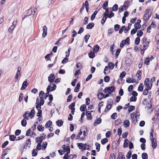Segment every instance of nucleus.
<instances>
[{"instance_id":"nucleus-31","label":"nucleus","mask_w":159,"mask_h":159,"mask_svg":"<svg viewBox=\"0 0 159 159\" xmlns=\"http://www.w3.org/2000/svg\"><path fill=\"white\" fill-rule=\"evenodd\" d=\"M149 42L147 41L143 45V50H145L149 46Z\"/></svg>"},{"instance_id":"nucleus-45","label":"nucleus","mask_w":159,"mask_h":159,"mask_svg":"<svg viewBox=\"0 0 159 159\" xmlns=\"http://www.w3.org/2000/svg\"><path fill=\"white\" fill-rule=\"evenodd\" d=\"M76 67L78 68V70H80L82 68V66L81 64L80 63H78L76 65Z\"/></svg>"},{"instance_id":"nucleus-27","label":"nucleus","mask_w":159,"mask_h":159,"mask_svg":"<svg viewBox=\"0 0 159 159\" xmlns=\"http://www.w3.org/2000/svg\"><path fill=\"white\" fill-rule=\"evenodd\" d=\"M98 11H95L93 13V14L92 15L91 17V20H93L94 18H95V16L98 13Z\"/></svg>"},{"instance_id":"nucleus-56","label":"nucleus","mask_w":159,"mask_h":159,"mask_svg":"<svg viewBox=\"0 0 159 159\" xmlns=\"http://www.w3.org/2000/svg\"><path fill=\"white\" fill-rule=\"evenodd\" d=\"M95 145L96 146V149L97 150V152H98L100 150V145L99 143H95Z\"/></svg>"},{"instance_id":"nucleus-2","label":"nucleus","mask_w":159,"mask_h":159,"mask_svg":"<svg viewBox=\"0 0 159 159\" xmlns=\"http://www.w3.org/2000/svg\"><path fill=\"white\" fill-rule=\"evenodd\" d=\"M113 102L112 99L111 98H110L107 100V105L105 109V112L108 111L109 110H110L111 109Z\"/></svg>"},{"instance_id":"nucleus-4","label":"nucleus","mask_w":159,"mask_h":159,"mask_svg":"<svg viewBox=\"0 0 159 159\" xmlns=\"http://www.w3.org/2000/svg\"><path fill=\"white\" fill-rule=\"evenodd\" d=\"M37 10V8H33V9L30 8L28 9L26 11L27 13L26 16H29L32 14L34 15Z\"/></svg>"},{"instance_id":"nucleus-63","label":"nucleus","mask_w":159,"mask_h":159,"mask_svg":"<svg viewBox=\"0 0 159 159\" xmlns=\"http://www.w3.org/2000/svg\"><path fill=\"white\" fill-rule=\"evenodd\" d=\"M117 116V114L115 112L112 114L111 116V118L112 119H116Z\"/></svg>"},{"instance_id":"nucleus-30","label":"nucleus","mask_w":159,"mask_h":159,"mask_svg":"<svg viewBox=\"0 0 159 159\" xmlns=\"http://www.w3.org/2000/svg\"><path fill=\"white\" fill-rule=\"evenodd\" d=\"M143 84L141 83L139 85L138 88V90L139 91L141 92L143 91Z\"/></svg>"},{"instance_id":"nucleus-36","label":"nucleus","mask_w":159,"mask_h":159,"mask_svg":"<svg viewBox=\"0 0 159 159\" xmlns=\"http://www.w3.org/2000/svg\"><path fill=\"white\" fill-rule=\"evenodd\" d=\"M142 157L143 159H147L148 156L146 153L144 152L142 154Z\"/></svg>"},{"instance_id":"nucleus-18","label":"nucleus","mask_w":159,"mask_h":159,"mask_svg":"<svg viewBox=\"0 0 159 159\" xmlns=\"http://www.w3.org/2000/svg\"><path fill=\"white\" fill-rule=\"evenodd\" d=\"M86 115L87 116L88 120H91L92 119V117L90 111H87Z\"/></svg>"},{"instance_id":"nucleus-5","label":"nucleus","mask_w":159,"mask_h":159,"mask_svg":"<svg viewBox=\"0 0 159 159\" xmlns=\"http://www.w3.org/2000/svg\"><path fill=\"white\" fill-rule=\"evenodd\" d=\"M152 142V146L153 149H155L157 147V139L155 138L150 139Z\"/></svg>"},{"instance_id":"nucleus-10","label":"nucleus","mask_w":159,"mask_h":159,"mask_svg":"<svg viewBox=\"0 0 159 159\" xmlns=\"http://www.w3.org/2000/svg\"><path fill=\"white\" fill-rule=\"evenodd\" d=\"M82 132L80 130V132L79 133V134L77 135L76 138V139H80L81 140H83L84 139V137L83 136L80 137V136L82 135Z\"/></svg>"},{"instance_id":"nucleus-51","label":"nucleus","mask_w":159,"mask_h":159,"mask_svg":"<svg viewBox=\"0 0 159 159\" xmlns=\"http://www.w3.org/2000/svg\"><path fill=\"white\" fill-rule=\"evenodd\" d=\"M21 125L23 126H25L27 124V121L26 120L23 119L21 121Z\"/></svg>"},{"instance_id":"nucleus-49","label":"nucleus","mask_w":159,"mask_h":159,"mask_svg":"<svg viewBox=\"0 0 159 159\" xmlns=\"http://www.w3.org/2000/svg\"><path fill=\"white\" fill-rule=\"evenodd\" d=\"M151 132L150 134V139H152L153 138L154 133V128L152 127L151 129Z\"/></svg>"},{"instance_id":"nucleus-6","label":"nucleus","mask_w":159,"mask_h":159,"mask_svg":"<svg viewBox=\"0 0 159 159\" xmlns=\"http://www.w3.org/2000/svg\"><path fill=\"white\" fill-rule=\"evenodd\" d=\"M129 3L130 2L129 1H127L126 2H125L124 3L123 7L121 8V10L122 11H124V10H126L128 7Z\"/></svg>"},{"instance_id":"nucleus-9","label":"nucleus","mask_w":159,"mask_h":159,"mask_svg":"<svg viewBox=\"0 0 159 159\" xmlns=\"http://www.w3.org/2000/svg\"><path fill=\"white\" fill-rule=\"evenodd\" d=\"M141 22V20L140 19H139L137 21V22L135 23L134 25V27L135 28H136L137 29H139L140 28L141 26L140 23Z\"/></svg>"},{"instance_id":"nucleus-32","label":"nucleus","mask_w":159,"mask_h":159,"mask_svg":"<svg viewBox=\"0 0 159 159\" xmlns=\"http://www.w3.org/2000/svg\"><path fill=\"white\" fill-rule=\"evenodd\" d=\"M37 129L38 130L40 131L43 132L44 130V127L42 126L41 125H39L37 127Z\"/></svg>"},{"instance_id":"nucleus-53","label":"nucleus","mask_w":159,"mask_h":159,"mask_svg":"<svg viewBox=\"0 0 159 159\" xmlns=\"http://www.w3.org/2000/svg\"><path fill=\"white\" fill-rule=\"evenodd\" d=\"M118 9V6L117 4H115L113 7L112 10L114 11H117Z\"/></svg>"},{"instance_id":"nucleus-11","label":"nucleus","mask_w":159,"mask_h":159,"mask_svg":"<svg viewBox=\"0 0 159 159\" xmlns=\"http://www.w3.org/2000/svg\"><path fill=\"white\" fill-rule=\"evenodd\" d=\"M125 156L123 154V152H120L118 153V159H125Z\"/></svg>"},{"instance_id":"nucleus-55","label":"nucleus","mask_w":159,"mask_h":159,"mask_svg":"<svg viewBox=\"0 0 159 159\" xmlns=\"http://www.w3.org/2000/svg\"><path fill=\"white\" fill-rule=\"evenodd\" d=\"M149 89L148 88H146L144 89L143 92V94L144 95H146L148 94V90Z\"/></svg>"},{"instance_id":"nucleus-38","label":"nucleus","mask_w":159,"mask_h":159,"mask_svg":"<svg viewBox=\"0 0 159 159\" xmlns=\"http://www.w3.org/2000/svg\"><path fill=\"white\" fill-rule=\"evenodd\" d=\"M104 96V94L102 93H99L98 95V98L100 100L102 99L103 98V96Z\"/></svg>"},{"instance_id":"nucleus-26","label":"nucleus","mask_w":159,"mask_h":159,"mask_svg":"<svg viewBox=\"0 0 159 159\" xmlns=\"http://www.w3.org/2000/svg\"><path fill=\"white\" fill-rule=\"evenodd\" d=\"M52 122L51 120L48 121L45 124V126L47 128H48L52 126Z\"/></svg>"},{"instance_id":"nucleus-42","label":"nucleus","mask_w":159,"mask_h":159,"mask_svg":"<svg viewBox=\"0 0 159 159\" xmlns=\"http://www.w3.org/2000/svg\"><path fill=\"white\" fill-rule=\"evenodd\" d=\"M15 28V26L14 25H11V27L9 28L8 31L10 33H12L13 30Z\"/></svg>"},{"instance_id":"nucleus-64","label":"nucleus","mask_w":159,"mask_h":159,"mask_svg":"<svg viewBox=\"0 0 159 159\" xmlns=\"http://www.w3.org/2000/svg\"><path fill=\"white\" fill-rule=\"evenodd\" d=\"M77 145L80 149H82L83 148L84 144L82 143H78Z\"/></svg>"},{"instance_id":"nucleus-48","label":"nucleus","mask_w":159,"mask_h":159,"mask_svg":"<svg viewBox=\"0 0 159 159\" xmlns=\"http://www.w3.org/2000/svg\"><path fill=\"white\" fill-rule=\"evenodd\" d=\"M110 78L109 76H106L104 78V81L105 82L107 83L109 82Z\"/></svg>"},{"instance_id":"nucleus-60","label":"nucleus","mask_w":159,"mask_h":159,"mask_svg":"<svg viewBox=\"0 0 159 159\" xmlns=\"http://www.w3.org/2000/svg\"><path fill=\"white\" fill-rule=\"evenodd\" d=\"M108 139L107 138H105L101 140V142L102 144H104L108 141Z\"/></svg>"},{"instance_id":"nucleus-39","label":"nucleus","mask_w":159,"mask_h":159,"mask_svg":"<svg viewBox=\"0 0 159 159\" xmlns=\"http://www.w3.org/2000/svg\"><path fill=\"white\" fill-rule=\"evenodd\" d=\"M122 121L120 119H118L115 121V123L116 125H118L121 124Z\"/></svg>"},{"instance_id":"nucleus-21","label":"nucleus","mask_w":159,"mask_h":159,"mask_svg":"<svg viewBox=\"0 0 159 159\" xmlns=\"http://www.w3.org/2000/svg\"><path fill=\"white\" fill-rule=\"evenodd\" d=\"M34 113H35L34 110V109H32L31 110L30 112V113H29V116H30V117L31 118H32L34 116Z\"/></svg>"},{"instance_id":"nucleus-35","label":"nucleus","mask_w":159,"mask_h":159,"mask_svg":"<svg viewBox=\"0 0 159 159\" xmlns=\"http://www.w3.org/2000/svg\"><path fill=\"white\" fill-rule=\"evenodd\" d=\"M132 25V24H129L128 25L127 27H126L124 30V32L125 33H126L128 30H129L130 29V27Z\"/></svg>"},{"instance_id":"nucleus-20","label":"nucleus","mask_w":159,"mask_h":159,"mask_svg":"<svg viewBox=\"0 0 159 159\" xmlns=\"http://www.w3.org/2000/svg\"><path fill=\"white\" fill-rule=\"evenodd\" d=\"M30 116H29V111H27L25 112L23 115V117L24 120H28V117Z\"/></svg>"},{"instance_id":"nucleus-50","label":"nucleus","mask_w":159,"mask_h":159,"mask_svg":"<svg viewBox=\"0 0 159 159\" xmlns=\"http://www.w3.org/2000/svg\"><path fill=\"white\" fill-rule=\"evenodd\" d=\"M107 17L103 16L102 19L101 21V23L102 24H103L105 22L106 20L107 19Z\"/></svg>"},{"instance_id":"nucleus-12","label":"nucleus","mask_w":159,"mask_h":159,"mask_svg":"<svg viewBox=\"0 0 159 159\" xmlns=\"http://www.w3.org/2000/svg\"><path fill=\"white\" fill-rule=\"evenodd\" d=\"M55 78V75L53 74H51L48 77V80L49 81H54Z\"/></svg>"},{"instance_id":"nucleus-28","label":"nucleus","mask_w":159,"mask_h":159,"mask_svg":"<svg viewBox=\"0 0 159 159\" xmlns=\"http://www.w3.org/2000/svg\"><path fill=\"white\" fill-rule=\"evenodd\" d=\"M56 123L58 126H61L63 125V122L61 120H57L56 121Z\"/></svg>"},{"instance_id":"nucleus-43","label":"nucleus","mask_w":159,"mask_h":159,"mask_svg":"<svg viewBox=\"0 0 159 159\" xmlns=\"http://www.w3.org/2000/svg\"><path fill=\"white\" fill-rule=\"evenodd\" d=\"M21 75L20 74V71H17V73L15 76V79L16 80V81L18 79V78L19 77L20 75Z\"/></svg>"},{"instance_id":"nucleus-41","label":"nucleus","mask_w":159,"mask_h":159,"mask_svg":"<svg viewBox=\"0 0 159 159\" xmlns=\"http://www.w3.org/2000/svg\"><path fill=\"white\" fill-rule=\"evenodd\" d=\"M86 106L85 104L82 105L80 107V109L81 111H84L85 109L86 108Z\"/></svg>"},{"instance_id":"nucleus-25","label":"nucleus","mask_w":159,"mask_h":159,"mask_svg":"<svg viewBox=\"0 0 159 159\" xmlns=\"http://www.w3.org/2000/svg\"><path fill=\"white\" fill-rule=\"evenodd\" d=\"M94 26V24L93 23H89L86 27L87 29H91L93 28Z\"/></svg>"},{"instance_id":"nucleus-13","label":"nucleus","mask_w":159,"mask_h":159,"mask_svg":"<svg viewBox=\"0 0 159 159\" xmlns=\"http://www.w3.org/2000/svg\"><path fill=\"white\" fill-rule=\"evenodd\" d=\"M28 85V82L26 81H25L23 83L21 90H23L25 89L27 86Z\"/></svg>"},{"instance_id":"nucleus-54","label":"nucleus","mask_w":159,"mask_h":159,"mask_svg":"<svg viewBox=\"0 0 159 159\" xmlns=\"http://www.w3.org/2000/svg\"><path fill=\"white\" fill-rule=\"evenodd\" d=\"M90 37V35L89 34H86L84 36V39L86 43H87L88 40Z\"/></svg>"},{"instance_id":"nucleus-59","label":"nucleus","mask_w":159,"mask_h":159,"mask_svg":"<svg viewBox=\"0 0 159 159\" xmlns=\"http://www.w3.org/2000/svg\"><path fill=\"white\" fill-rule=\"evenodd\" d=\"M125 44H126L125 43V42L124 41V40H122L120 44V47L121 48H123Z\"/></svg>"},{"instance_id":"nucleus-22","label":"nucleus","mask_w":159,"mask_h":159,"mask_svg":"<svg viewBox=\"0 0 159 159\" xmlns=\"http://www.w3.org/2000/svg\"><path fill=\"white\" fill-rule=\"evenodd\" d=\"M110 70L108 66L105 67L104 70V73L105 75L107 74L110 72Z\"/></svg>"},{"instance_id":"nucleus-3","label":"nucleus","mask_w":159,"mask_h":159,"mask_svg":"<svg viewBox=\"0 0 159 159\" xmlns=\"http://www.w3.org/2000/svg\"><path fill=\"white\" fill-rule=\"evenodd\" d=\"M40 137H38L36 138L35 140L37 143H42L43 139H45L46 135L44 133H42L40 135Z\"/></svg>"},{"instance_id":"nucleus-61","label":"nucleus","mask_w":159,"mask_h":159,"mask_svg":"<svg viewBox=\"0 0 159 159\" xmlns=\"http://www.w3.org/2000/svg\"><path fill=\"white\" fill-rule=\"evenodd\" d=\"M108 2L107 1L105 2L102 6V8L104 9H106V7H107Z\"/></svg>"},{"instance_id":"nucleus-8","label":"nucleus","mask_w":159,"mask_h":159,"mask_svg":"<svg viewBox=\"0 0 159 159\" xmlns=\"http://www.w3.org/2000/svg\"><path fill=\"white\" fill-rule=\"evenodd\" d=\"M50 82V85L48 86H51L52 88H51V91H53L56 89L57 86L56 85L54 84L53 81H49Z\"/></svg>"},{"instance_id":"nucleus-46","label":"nucleus","mask_w":159,"mask_h":159,"mask_svg":"<svg viewBox=\"0 0 159 159\" xmlns=\"http://www.w3.org/2000/svg\"><path fill=\"white\" fill-rule=\"evenodd\" d=\"M16 138V137L15 135H11L9 136V139L11 141H14Z\"/></svg>"},{"instance_id":"nucleus-40","label":"nucleus","mask_w":159,"mask_h":159,"mask_svg":"<svg viewBox=\"0 0 159 159\" xmlns=\"http://www.w3.org/2000/svg\"><path fill=\"white\" fill-rule=\"evenodd\" d=\"M44 96L45 94L44 92L42 91H41L39 94V96L40 99L43 98V97Z\"/></svg>"},{"instance_id":"nucleus-37","label":"nucleus","mask_w":159,"mask_h":159,"mask_svg":"<svg viewBox=\"0 0 159 159\" xmlns=\"http://www.w3.org/2000/svg\"><path fill=\"white\" fill-rule=\"evenodd\" d=\"M143 35V32L142 30H139L137 32V35L138 37H141Z\"/></svg>"},{"instance_id":"nucleus-33","label":"nucleus","mask_w":159,"mask_h":159,"mask_svg":"<svg viewBox=\"0 0 159 159\" xmlns=\"http://www.w3.org/2000/svg\"><path fill=\"white\" fill-rule=\"evenodd\" d=\"M129 140L127 139H126L124 141L123 146L124 148H127L128 147V142Z\"/></svg>"},{"instance_id":"nucleus-58","label":"nucleus","mask_w":159,"mask_h":159,"mask_svg":"<svg viewBox=\"0 0 159 159\" xmlns=\"http://www.w3.org/2000/svg\"><path fill=\"white\" fill-rule=\"evenodd\" d=\"M129 109H128V112H129L132 111L135 109L134 106H129Z\"/></svg>"},{"instance_id":"nucleus-47","label":"nucleus","mask_w":159,"mask_h":159,"mask_svg":"<svg viewBox=\"0 0 159 159\" xmlns=\"http://www.w3.org/2000/svg\"><path fill=\"white\" fill-rule=\"evenodd\" d=\"M132 154L131 152L130 151H129L126 155V157L127 159H129L130 158Z\"/></svg>"},{"instance_id":"nucleus-52","label":"nucleus","mask_w":159,"mask_h":159,"mask_svg":"<svg viewBox=\"0 0 159 159\" xmlns=\"http://www.w3.org/2000/svg\"><path fill=\"white\" fill-rule=\"evenodd\" d=\"M150 57H147L145 60L144 63L147 65H148L150 62Z\"/></svg>"},{"instance_id":"nucleus-14","label":"nucleus","mask_w":159,"mask_h":159,"mask_svg":"<svg viewBox=\"0 0 159 159\" xmlns=\"http://www.w3.org/2000/svg\"><path fill=\"white\" fill-rule=\"evenodd\" d=\"M51 88H52V87H51V86H48L47 89V92L46 93L45 96V99L49 95V92L51 91Z\"/></svg>"},{"instance_id":"nucleus-44","label":"nucleus","mask_w":159,"mask_h":159,"mask_svg":"<svg viewBox=\"0 0 159 159\" xmlns=\"http://www.w3.org/2000/svg\"><path fill=\"white\" fill-rule=\"evenodd\" d=\"M38 151L36 149L33 150L32 152V155L33 156H36L37 154Z\"/></svg>"},{"instance_id":"nucleus-1","label":"nucleus","mask_w":159,"mask_h":159,"mask_svg":"<svg viewBox=\"0 0 159 159\" xmlns=\"http://www.w3.org/2000/svg\"><path fill=\"white\" fill-rule=\"evenodd\" d=\"M146 13L144 15L143 17V20L147 21L151 16L152 11L151 10L147 9L145 11Z\"/></svg>"},{"instance_id":"nucleus-17","label":"nucleus","mask_w":159,"mask_h":159,"mask_svg":"<svg viewBox=\"0 0 159 159\" xmlns=\"http://www.w3.org/2000/svg\"><path fill=\"white\" fill-rule=\"evenodd\" d=\"M141 71L140 70H139L137 71L136 74V76L137 77L138 80H140L141 78Z\"/></svg>"},{"instance_id":"nucleus-34","label":"nucleus","mask_w":159,"mask_h":159,"mask_svg":"<svg viewBox=\"0 0 159 159\" xmlns=\"http://www.w3.org/2000/svg\"><path fill=\"white\" fill-rule=\"evenodd\" d=\"M88 55L89 57L91 58H93L95 56V53L92 52H89L88 54Z\"/></svg>"},{"instance_id":"nucleus-29","label":"nucleus","mask_w":159,"mask_h":159,"mask_svg":"<svg viewBox=\"0 0 159 159\" xmlns=\"http://www.w3.org/2000/svg\"><path fill=\"white\" fill-rule=\"evenodd\" d=\"M99 49V47L98 45H95L93 48V51L95 52H98Z\"/></svg>"},{"instance_id":"nucleus-62","label":"nucleus","mask_w":159,"mask_h":159,"mask_svg":"<svg viewBox=\"0 0 159 159\" xmlns=\"http://www.w3.org/2000/svg\"><path fill=\"white\" fill-rule=\"evenodd\" d=\"M75 102L72 103L69 106V108L71 110L73 109V108H75Z\"/></svg>"},{"instance_id":"nucleus-7","label":"nucleus","mask_w":159,"mask_h":159,"mask_svg":"<svg viewBox=\"0 0 159 159\" xmlns=\"http://www.w3.org/2000/svg\"><path fill=\"white\" fill-rule=\"evenodd\" d=\"M43 30L42 36L43 38H45L46 37L47 34V28L45 25L43 27Z\"/></svg>"},{"instance_id":"nucleus-15","label":"nucleus","mask_w":159,"mask_h":159,"mask_svg":"<svg viewBox=\"0 0 159 159\" xmlns=\"http://www.w3.org/2000/svg\"><path fill=\"white\" fill-rule=\"evenodd\" d=\"M123 125L125 128L128 127L130 125L129 120H125L123 122Z\"/></svg>"},{"instance_id":"nucleus-23","label":"nucleus","mask_w":159,"mask_h":159,"mask_svg":"<svg viewBox=\"0 0 159 159\" xmlns=\"http://www.w3.org/2000/svg\"><path fill=\"white\" fill-rule=\"evenodd\" d=\"M126 82L128 83L134 82L135 81L134 79H132L131 78L128 77L126 79Z\"/></svg>"},{"instance_id":"nucleus-57","label":"nucleus","mask_w":159,"mask_h":159,"mask_svg":"<svg viewBox=\"0 0 159 159\" xmlns=\"http://www.w3.org/2000/svg\"><path fill=\"white\" fill-rule=\"evenodd\" d=\"M140 41V39L139 37L136 38L135 40V43L136 45L139 44Z\"/></svg>"},{"instance_id":"nucleus-19","label":"nucleus","mask_w":159,"mask_h":159,"mask_svg":"<svg viewBox=\"0 0 159 159\" xmlns=\"http://www.w3.org/2000/svg\"><path fill=\"white\" fill-rule=\"evenodd\" d=\"M102 120L101 118H99L97 119L94 123V125L95 126H97L98 124L100 123L101 122Z\"/></svg>"},{"instance_id":"nucleus-24","label":"nucleus","mask_w":159,"mask_h":159,"mask_svg":"<svg viewBox=\"0 0 159 159\" xmlns=\"http://www.w3.org/2000/svg\"><path fill=\"white\" fill-rule=\"evenodd\" d=\"M108 93L109 94H111V93H112L114 90V88L113 87L111 86L110 87H108Z\"/></svg>"},{"instance_id":"nucleus-16","label":"nucleus","mask_w":159,"mask_h":159,"mask_svg":"<svg viewBox=\"0 0 159 159\" xmlns=\"http://www.w3.org/2000/svg\"><path fill=\"white\" fill-rule=\"evenodd\" d=\"M150 83L149 79L147 78L145 79L144 82V85L146 87L148 88L149 87V83Z\"/></svg>"}]
</instances>
